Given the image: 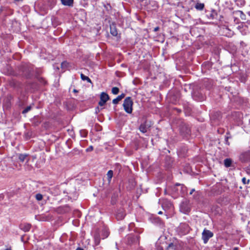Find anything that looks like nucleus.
<instances>
[{"label": "nucleus", "instance_id": "f257e3e1", "mask_svg": "<svg viewBox=\"0 0 250 250\" xmlns=\"http://www.w3.org/2000/svg\"><path fill=\"white\" fill-rule=\"evenodd\" d=\"M133 102L130 97H128L125 99L123 104L124 110L127 113L130 114L132 112Z\"/></svg>", "mask_w": 250, "mask_h": 250}, {"label": "nucleus", "instance_id": "f03ea898", "mask_svg": "<svg viewBox=\"0 0 250 250\" xmlns=\"http://www.w3.org/2000/svg\"><path fill=\"white\" fill-rule=\"evenodd\" d=\"M180 210L183 213L188 214L190 210L189 203L187 201L182 202L180 206Z\"/></svg>", "mask_w": 250, "mask_h": 250}, {"label": "nucleus", "instance_id": "7ed1b4c3", "mask_svg": "<svg viewBox=\"0 0 250 250\" xmlns=\"http://www.w3.org/2000/svg\"><path fill=\"white\" fill-rule=\"evenodd\" d=\"M213 233L209 230L204 229L202 232V239L204 243H207L208 239L213 236Z\"/></svg>", "mask_w": 250, "mask_h": 250}, {"label": "nucleus", "instance_id": "20e7f679", "mask_svg": "<svg viewBox=\"0 0 250 250\" xmlns=\"http://www.w3.org/2000/svg\"><path fill=\"white\" fill-rule=\"evenodd\" d=\"M240 159L243 162L250 161V151L243 152L240 156Z\"/></svg>", "mask_w": 250, "mask_h": 250}, {"label": "nucleus", "instance_id": "39448f33", "mask_svg": "<svg viewBox=\"0 0 250 250\" xmlns=\"http://www.w3.org/2000/svg\"><path fill=\"white\" fill-rule=\"evenodd\" d=\"M108 99V95L104 92H102L100 95V101L99 102V105L101 106H103Z\"/></svg>", "mask_w": 250, "mask_h": 250}, {"label": "nucleus", "instance_id": "423d86ee", "mask_svg": "<svg viewBox=\"0 0 250 250\" xmlns=\"http://www.w3.org/2000/svg\"><path fill=\"white\" fill-rule=\"evenodd\" d=\"M178 229L181 232L182 234H186L189 231V227L188 225L185 223L181 224Z\"/></svg>", "mask_w": 250, "mask_h": 250}, {"label": "nucleus", "instance_id": "0eeeda50", "mask_svg": "<svg viewBox=\"0 0 250 250\" xmlns=\"http://www.w3.org/2000/svg\"><path fill=\"white\" fill-rule=\"evenodd\" d=\"M125 213L123 208L119 209L116 214V219L118 220H122L125 216Z\"/></svg>", "mask_w": 250, "mask_h": 250}, {"label": "nucleus", "instance_id": "6e6552de", "mask_svg": "<svg viewBox=\"0 0 250 250\" xmlns=\"http://www.w3.org/2000/svg\"><path fill=\"white\" fill-rule=\"evenodd\" d=\"M162 206L163 208L165 209L172 208V205L169 201L165 199L162 202Z\"/></svg>", "mask_w": 250, "mask_h": 250}, {"label": "nucleus", "instance_id": "1a4fd4ad", "mask_svg": "<svg viewBox=\"0 0 250 250\" xmlns=\"http://www.w3.org/2000/svg\"><path fill=\"white\" fill-rule=\"evenodd\" d=\"M113 27H112L110 26V34H111L113 36L116 37L117 40L120 38V35H118L117 29L115 28L114 25H113Z\"/></svg>", "mask_w": 250, "mask_h": 250}, {"label": "nucleus", "instance_id": "9d476101", "mask_svg": "<svg viewBox=\"0 0 250 250\" xmlns=\"http://www.w3.org/2000/svg\"><path fill=\"white\" fill-rule=\"evenodd\" d=\"M124 97L125 94L124 93L119 95L117 98L112 100L113 104H118L119 102L124 98Z\"/></svg>", "mask_w": 250, "mask_h": 250}, {"label": "nucleus", "instance_id": "9b49d317", "mask_svg": "<svg viewBox=\"0 0 250 250\" xmlns=\"http://www.w3.org/2000/svg\"><path fill=\"white\" fill-rule=\"evenodd\" d=\"M204 7H205V5L204 3L198 2H197L195 5V8L197 10H200V11L203 10L204 8Z\"/></svg>", "mask_w": 250, "mask_h": 250}, {"label": "nucleus", "instance_id": "f8f14e48", "mask_svg": "<svg viewBox=\"0 0 250 250\" xmlns=\"http://www.w3.org/2000/svg\"><path fill=\"white\" fill-rule=\"evenodd\" d=\"M62 4L66 6H72L73 2V0H61Z\"/></svg>", "mask_w": 250, "mask_h": 250}, {"label": "nucleus", "instance_id": "ddd939ff", "mask_svg": "<svg viewBox=\"0 0 250 250\" xmlns=\"http://www.w3.org/2000/svg\"><path fill=\"white\" fill-rule=\"evenodd\" d=\"M147 128L148 126L146 123L141 124L139 127L140 130L143 133L146 132Z\"/></svg>", "mask_w": 250, "mask_h": 250}, {"label": "nucleus", "instance_id": "4468645a", "mask_svg": "<svg viewBox=\"0 0 250 250\" xmlns=\"http://www.w3.org/2000/svg\"><path fill=\"white\" fill-rule=\"evenodd\" d=\"M176 246L172 243H170L167 246L166 250H175Z\"/></svg>", "mask_w": 250, "mask_h": 250}, {"label": "nucleus", "instance_id": "2eb2a0df", "mask_svg": "<svg viewBox=\"0 0 250 250\" xmlns=\"http://www.w3.org/2000/svg\"><path fill=\"white\" fill-rule=\"evenodd\" d=\"M27 157V155L26 154H20L19 155V159L22 162H23L26 159Z\"/></svg>", "mask_w": 250, "mask_h": 250}, {"label": "nucleus", "instance_id": "dca6fc26", "mask_svg": "<svg viewBox=\"0 0 250 250\" xmlns=\"http://www.w3.org/2000/svg\"><path fill=\"white\" fill-rule=\"evenodd\" d=\"M231 164V160L229 159H226L224 160V165L226 167H229Z\"/></svg>", "mask_w": 250, "mask_h": 250}, {"label": "nucleus", "instance_id": "f3484780", "mask_svg": "<svg viewBox=\"0 0 250 250\" xmlns=\"http://www.w3.org/2000/svg\"><path fill=\"white\" fill-rule=\"evenodd\" d=\"M81 79L83 81H86L87 82H89V83L91 82L90 79L88 77L85 76L83 74H81Z\"/></svg>", "mask_w": 250, "mask_h": 250}, {"label": "nucleus", "instance_id": "a211bd4d", "mask_svg": "<svg viewBox=\"0 0 250 250\" xmlns=\"http://www.w3.org/2000/svg\"><path fill=\"white\" fill-rule=\"evenodd\" d=\"M119 89L118 87H114L112 88V90H111V92L112 93L114 94V95H116L118 93H119Z\"/></svg>", "mask_w": 250, "mask_h": 250}, {"label": "nucleus", "instance_id": "6ab92c4d", "mask_svg": "<svg viewBox=\"0 0 250 250\" xmlns=\"http://www.w3.org/2000/svg\"><path fill=\"white\" fill-rule=\"evenodd\" d=\"M35 197L38 201H41L42 200L43 196L41 194L38 193L36 195Z\"/></svg>", "mask_w": 250, "mask_h": 250}, {"label": "nucleus", "instance_id": "aec40b11", "mask_svg": "<svg viewBox=\"0 0 250 250\" xmlns=\"http://www.w3.org/2000/svg\"><path fill=\"white\" fill-rule=\"evenodd\" d=\"M30 225L29 224H26L24 226V228H23V230L24 231H28L30 229Z\"/></svg>", "mask_w": 250, "mask_h": 250}, {"label": "nucleus", "instance_id": "412c9836", "mask_svg": "<svg viewBox=\"0 0 250 250\" xmlns=\"http://www.w3.org/2000/svg\"><path fill=\"white\" fill-rule=\"evenodd\" d=\"M31 108V107L30 106H27V107H26L23 111H22V113L23 114H25L26 113H27L30 110Z\"/></svg>", "mask_w": 250, "mask_h": 250}, {"label": "nucleus", "instance_id": "4be33fe9", "mask_svg": "<svg viewBox=\"0 0 250 250\" xmlns=\"http://www.w3.org/2000/svg\"><path fill=\"white\" fill-rule=\"evenodd\" d=\"M242 182L244 184H249L250 180H248L247 181V179L246 178L244 177L242 178Z\"/></svg>", "mask_w": 250, "mask_h": 250}, {"label": "nucleus", "instance_id": "5701e85b", "mask_svg": "<svg viewBox=\"0 0 250 250\" xmlns=\"http://www.w3.org/2000/svg\"><path fill=\"white\" fill-rule=\"evenodd\" d=\"M67 64L68 63L66 62H63L62 63L61 66L62 68L65 67L67 66Z\"/></svg>", "mask_w": 250, "mask_h": 250}, {"label": "nucleus", "instance_id": "b1692460", "mask_svg": "<svg viewBox=\"0 0 250 250\" xmlns=\"http://www.w3.org/2000/svg\"><path fill=\"white\" fill-rule=\"evenodd\" d=\"M93 149V147L92 146H89L87 149H86V151H92V150Z\"/></svg>", "mask_w": 250, "mask_h": 250}, {"label": "nucleus", "instance_id": "393cba45", "mask_svg": "<svg viewBox=\"0 0 250 250\" xmlns=\"http://www.w3.org/2000/svg\"><path fill=\"white\" fill-rule=\"evenodd\" d=\"M159 27H155V28H154V32H156V31H158V30H159Z\"/></svg>", "mask_w": 250, "mask_h": 250}, {"label": "nucleus", "instance_id": "a878e982", "mask_svg": "<svg viewBox=\"0 0 250 250\" xmlns=\"http://www.w3.org/2000/svg\"><path fill=\"white\" fill-rule=\"evenodd\" d=\"M109 174H110V173H109V170H108L107 172V174H106V175H107V177L108 179H109Z\"/></svg>", "mask_w": 250, "mask_h": 250}, {"label": "nucleus", "instance_id": "bb28decb", "mask_svg": "<svg viewBox=\"0 0 250 250\" xmlns=\"http://www.w3.org/2000/svg\"><path fill=\"white\" fill-rule=\"evenodd\" d=\"M194 191H195V189H192L191 190V191H190L189 194H192V193H193Z\"/></svg>", "mask_w": 250, "mask_h": 250}, {"label": "nucleus", "instance_id": "cd10ccee", "mask_svg": "<svg viewBox=\"0 0 250 250\" xmlns=\"http://www.w3.org/2000/svg\"><path fill=\"white\" fill-rule=\"evenodd\" d=\"M112 175H113V172L112 170H110V179L112 178Z\"/></svg>", "mask_w": 250, "mask_h": 250}, {"label": "nucleus", "instance_id": "c85d7f7f", "mask_svg": "<svg viewBox=\"0 0 250 250\" xmlns=\"http://www.w3.org/2000/svg\"><path fill=\"white\" fill-rule=\"evenodd\" d=\"M76 250H83V249L81 248H78Z\"/></svg>", "mask_w": 250, "mask_h": 250}, {"label": "nucleus", "instance_id": "c756f323", "mask_svg": "<svg viewBox=\"0 0 250 250\" xmlns=\"http://www.w3.org/2000/svg\"><path fill=\"white\" fill-rule=\"evenodd\" d=\"M162 213H163V212H162V211H159V212H158V214H162Z\"/></svg>", "mask_w": 250, "mask_h": 250}, {"label": "nucleus", "instance_id": "7c9ffc66", "mask_svg": "<svg viewBox=\"0 0 250 250\" xmlns=\"http://www.w3.org/2000/svg\"><path fill=\"white\" fill-rule=\"evenodd\" d=\"M238 250V248L235 247L233 249V250Z\"/></svg>", "mask_w": 250, "mask_h": 250}, {"label": "nucleus", "instance_id": "2f4dec72", "mask_svg": "<svg viewBox=\"0 0 250 250\" xmlns=\"http://www.w3.org/2000/svg\"><path fill=\"white\" fill-rule=\"evenodd\" d=\"M249 170H250V165L249 166V168L248 169ZM250 173V172H249Z\"/></svg>", "mask_w": 250, "mask_h": 250}, {"label": "nucleus", "instance_id": "473e14b6", "mask_svg": "<svg viewBox=\"0 0 250 250\" xmlns=\"http://www.w3.org/2000/svg\"><path fill=\"white\" fill-rule=\"evenodd\" d=\"M138 250H143L142 249H139Z\"/></svg>", "mask_w": 250, "mask_h": 250}]
</instances>
